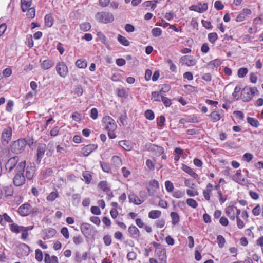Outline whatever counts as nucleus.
I'll use <instances>...</instances> for the list:
<instances>
[{"instance_id":"44","label":"nucleus","mask_w":263,"mask_h":263,"mask_svg":"<svg viewBox=\"0 0 263 263\" xmlns=\"http://www.w3.org/2000/svg\"><path fill=\"white\" fill-rule=\"evenodd\" d=\"M111 160L114 164L117 167H119L122 164V160L118 156H114L112 157Z\"/></svg>"},{"instance_id":"4","label":"nucleus","mask_w":263,"mask_h":263,"mask_svg":"<svg viewBox=\"0 0 263 263\" xmlns=\"http://www.w3.org/2000/svg\"><path fill=\"white\" fill-rule=\"evenodd\" d=\"M256 92H258L256 87H245L241 92V97L245 102H249L251 100Z\"/></svg>"},{"instance_id":"24","label":"nucleus","mask_w":263,"mask_h":263,"mask_svg":"<svg viewBox=\"0 0 263 263\" xmlns=\"http://www.w3.org/2000/svg\"><path fill=\"white\" fill-rule=\"evenodd\" d=\"M53 66V62L51 60L46 59L43 60L41 64V67L42 69L47 70Z\"/></svg>"},{"instance_id":"43","label":"nucleus","mask_w":263,"mask_h":263,"mask_svg":"<svg viewBox=\"0 0 263 263\" xmlns=\"http://www.w3.org/2000/svg\"><path fill=\"white\" fill-rule=\"evenodd\" d=\"M217 241L218 246L220 248H222L224 247V244L226 243V240H225L224 238L220 235L217 236Z\"/></svg>"},{"instance_id":"61","label":"nucleus","mask_w":263,"mask_h":263,"mask_svg":"<svg viewBox=\"0 0 263 263\" xmlns=\"http://www.w3.org/2000/svg\"><path fill=\"white\" fill-rule=\"evenodd\" d=\"M98 114L97 109L93 108L91 109L90 116L92 119L96 120L98 118Z\"/></svg>"},{"instance_id":"18","label":"nucleus","mask_w":263,"mask_h":263,"mask_svg":"<svg viewBox=\"0 0 263 263\" xmlns=\"http://www.w3.org/2000/svg\"><path fill=\"white\" fill-rule=\"evenodd\" d=\"M163 96V89H161L159 91L153 92L151 99L154 101L160 102Z\"/></svg>"},{"instance_id":"10","label":"nucleus","mask_w":263,"mask_h":263,"mask_svg":"<svg viewBox=\"0 0 263 263\" xmlns=\"http://www.w3.org/2000/svg\"><path fill=\"white\" fill-rule=\"evenodd\" d=\"M252 11L250 9L245 8L237 15L236 18V21L237 22H242L245 20L247 17L250 15Z\"/></svg>"},{"instance_id":"19","label":"nucleus","mask_w":263,"mask_h":263,"mask_svg":"<svg viewBox=\"0 0 263 263\" xmlns=\"http://www.w3.org/2000/svg\"><path fill=\"white\" fill-rule=\"evenodd\" d=\"M223 112V111L222 110H221L220 112L216 111H212L210 115L212 121L214 122H215L220 120L223 116V115H222Z\"/></svg>"},{"instance_id":"49","label":"nucleus","mask_w":263,"mask_h":263,"mask_svg":"<svg viewBox=\"0 0 263 263\" xmlns=\"http://www.w3.org/2000/svg\"><path fill=\"white\" fill-rule=\"evenodd\" d=\"M90 224L88 223H83L81 226V231L83 234H87L90 229Z\"/></svg>"},{"instance_id":"64","label":"nucleus","mask_w":263,"mask_h":263,"mask_svg":"<svg viewBox=\"0 0 263 263\" xmlns=\"http://www.w3.org/2000/svg\"><path fill=\"white\" fill-rule=\"evenodd\" d=\"M243 157L247 162H249L253 159V156L252 154L247 153L243 155Z\"/></svg>"},{"instance_id":"36","label":"nucleus","mask_w":263,"mask_h":263,"mask_svg":"<svg viewBox=\"0 0 263 263\" xmlns=\"http://www.w3.org/2000/svg\"><path fill=\"white\" fill-rule=\"evenodd\" d=\"M23 228V227H20L16 223H12L10 226V230L15 233H18Z\"/></svg>"},{"instance_id":"35","label":"nucleus","mask_w":263,"mask_h":263,"mask_svg":"<svg viewBox=\"0 0 263 263\" xmlns=\"http://www.w3.org/2000/svg\"><path fill=\"white\" fill-rule=\"evenodd\" d=\"M82 176L84 178V181L86 184H89L90 183L92 180V176L88 172H84L82 174Z\"/></svg>"},{"instance_id":"38","label":"nucleus","mask_w":263,"mask_h":263,"mask_svg":"<svg viewBox=\"0 0 263 263\" xmlns=\"http://www.w3.org/2000/svg\"><path fill=\"white\" fill-rule=\"evenodd\" d=\"M58 196V192L57 191H53L47 197V200L50 202L53 201Z\"/></svg>"},{"instance_id":"33","label":"nucleus","mask_w":263,"mask_h":263,"mask_svg":"<svg viewBox=\"0 0 263 263\" xmlns=\"http://www.w3.org/2000/svg\"><path fill=\"white\" fill-rule=\"evenodd\" d=\"M161 214V212L159 210H152L148 213V217L152 219L159 218Z\"/></svg>"},{"instance_id":"55","label":"nucleus","mask_w":263,"mask_h":263,"mask_svg":"<svg viewBox=\"0 0 263 263\" xmlns=\"http://www.w3.org/2000/svg\"><path fill=\"white\" fill-rule=\"evenodd\" d=\"M103 239L104 244L106 246H108L111 245L112 240H111V236L110 235H105L103 237Z\"/></svg>"},{"instance_id":"30","label":"nucleus","mask_w":263,"mask_h":263,"mask_svg":"<svg viewBox=\"0 0 263 263\" xmlns=\"http://www.w3.org/2000/svg\"><path fill=\"white\" fill-rule=\"evenodd\" d=\"M45 24L46 26L50 27L53 24V18L51 14H47L45 15Z\"/></svg>"},{"instance_id":"14","label":"nucleus","mask_w":263,"mask_h":263,"mask_svg":"<svg viewBox=\"0 0 263 263\" xmlns=\"http://www.w3.org/2000/svg\"><path fill=\"white\" fill-rule=\"evenodd\" d=\"M97 147H98L97 145H96L94 144H88V145L84 146L82 149V153L84 156H88L93 151L96 149Z\"/></svg>"},{"instance_id":"5","label":"nucleus","mask_w":263,"mask_h":263,"mask_svg":"<svg viewBox=\"0 0 263 263\" xmlns=\"http://www.w3.org/2000/svg\"><path fill=\"white\" fill-rule=\"evenodd\" d=\"M55 69L58 74L62 78H65L68 73V68L63 62H58Z\"/></svg>"},{"instance_id":"8","label":"nucleus","mask_w":263,"mask_h":263,"mask_svg":"<svg viewBox=\"0 0 263 263\" xmlns=\"http://www.w3.org/2000/svg\"><path fill=\"white\" fill-rule=\"evenodd\" d=\"M19 161V158L17 156H14L10 158L5 164V168L9 172L12 171L15 167H16Z\"/></svg>"},{"instance_id":"51","label":"nucleus","mask_w":263,"mask_h":263,"mask_svg":"<svg viewBox=\"0 0 263 263\" xmlns=\"http://www.w3.org/2000/svg\"><path fill=\"white\" fill-rule=\"evenodd\" d=\"M184 192L181 190H176L174 192L173 194V196L176 198H180L184 196Z\"/></svg>"},{"instance_id":"3","label":"nucleus","mask_w":263,"mask_h":263,"mask_svg":"<svg viewBox=\"0 0 263 263\" xmlns=\"http://www.w3.org/2000/svg\"><path fill=\"white\" fill-rule=\"evenodd\" d=\"M96 20L99 23L107 24L114 20L113 14L109 12H98L95 15Z\"/></svg>"},{"instance_id":"32","label":"nucleus","mask_w":263,"mask_h":263,"mask_svg":"<svg viewBox=\"0 0 263 263\" xmlns=\"http://www.w3.org/2000/svg\"><path fill=\"white\" fill-rule=\"evenodd\" d=\"M170 216L172 218V223L174 226L176 225L179 222L180 220V217L177 213L172 212L171 213Z\"/></svg>"},{"instance_id":"46","label":"nucleus","mask_w":263,"mask_h":263,"mask_svg":"<svg viewBox=\"0 0 263 263\" xmlns=\"http://www.w3.org/2000/svg\"><path fill=\"white\" fill-rule=\"evenodd\" d=\"M186 203L189 206L194 209H195L198 206V203L194 199L192 198H189L186 200Z\"/></svg>"},{"instance_id":"27","label":"nucleus","mask_w":263,"mask_h":263,"mask_svg":"<svg viewBox=\"0 0 263 263\" xmlns=\"http://www.w3.org/2000/svg\"><path fill=\"white\" fill-rule=\"evenodd\" d=\"M34 174V168L32 166H27L26 168L25 176L28 180H31L33 178Z\"/></svg>"},{"instance_id":"1","label":"nucleus","mask_w":263,"mask_h":263,"mask_svg":"<svg viewBox=\"0 0 263 263\" xmlns=\"http://www.w3.org/2000/svg\"><path fill=\"white\" fill-rule=\"evenodd\" d=\"M26 166V161H23L17 164L16 168V174L13 178L14 184L17 186L22 185L25 182V178L23 174Z\"/></svg>"},{"instance_id":"63","label":"nucleus","mask_w":263,"mask_h":263,"mask_svg":"<svg viewBox=\"0 0 263 263\" xmlns=\"http://www.w3.org/2000/svg\"><path fill=\"white\" fill-rule=\"evenodd\" d=\"M237 221V226L239 229H242L245 227L244 222L241 220L239 216H236Z\"/></svg>"},{"instance_id":"23","label":"nucleus","mask_w":263,"mask_h":263,"mask_svg":"<svg viewBox=\"0 0 263 263\" xmlns=\"http://www.w3.org/2000/svg\"><path fill=\"white\" fill-rule=\"evenodd\" d=\"M234 208V206H229L225 209L227 215L232 220H234L235 219Z\"/></svg>"},{"instance_id":"9","label":"nucleus","mask_w":263,"mask_h":263,"mask_svg":"<svg viewBox=\"0 0 263 263\" xmlns=\"http://www.w3.org/2000/svg\"><path fill=\"white\" fill-rule=\"evenodd\" d=\"M46 149V145L44 143H39L37 146V162L38 163H40L41 160L44 155L45 151Z\"/></svg>"},{"instance_id":"11","label":"nucleus","mask_w":263,"mask_h":263,"mask_svg":"<svg viewBox=\"0 0 263 263\" xmlns=\"http://www.w3.org/2000/svg\"><path fill=\"white\" fill-rule=\"evenodd\" d=\"M31 212V206L28 203H25L21 205L18 209V212L23 216L28 215Z\"/></svg>"},{"instance_id":"50","label":"nucleus","mask_w":263,"mask_h":263,"mask_svg":"<svg viewBox=\"0 0 263 263\" xmlns=\"http://www.w3.org/2000/svg\"><path fill=\"white\" fill-rule=\"evenodd\" d=\"M165 186L168 192H172L174 188L173 184L168 180L165 181Z\"/></svg>"},{"instance_id":"17","label":"nucleus","mask_w":263,"mask_h":263,"mask_svg":"<svg viewBox=\"0 0 263 263\" xmlns=\"http://www.w3.org/2000/svg\"><path fill=\"white\" fill-rule=\"evenodd\" d=\"M128 199L129 202L133 203L136 205H140L144 201V200L140 199L136 194L134 193H130L128 195Z\"/></svg>"},{"instance_id":"2","label":"nucleus","mask_w":263,"mask_h":263,"mask_svg":"<svg viewBox=\"0 0 263 263\" xmlns=\"http://www.w3.org/2000/svg\"><path fill=\"white\" fill-rule=\"evenodd\" d=\"M27 141L24 139H20L14 141L10 146L11 151L16 154L22 153L26 146Z\"/></svg>"},{"instance_id":"40","label":"nucleus","mask_w":263,"mask_h":263,"mask_svg":"<svg viewBox=\"0 0 263 263\" xmlns=\"http://www.w3.org/2000/svg\"><path fill=\"white\" fill-rule=\"evenodd\" d=\"M80 28L82 31L86 32L90 29L91 25L88 22H84L80 25Z\"/></svg>"},{"instance_id":"20","label":"nucleus","mask_w":263,"mask_h":263,"mask_svg":"<svg viewBox=\"0 0 263 263\" xmlns=\"http://www.w3.org/2000/svg\"><path fill=\"white\" fill-rule=\"evenodd\" d=\"M128 232L130 234V236L133 238H137L140 236V232L135 226H130L128 228Z\"/></svg>"},{"instance_id":"7","label":"nucleus","mask_w":263,"mask_h":263,"mask_svg":"<svg viewBox=\"0 0 263 263\" xmlns=\"http://www.w3.org/2000/svg\"><path fill=\"white\" fill-rule=\"evenodd\" d=\"M102 121L105 125L106 129H116L117 124L115 120L109 116H105L103 118Z\"/></svg>"},{"instance_id":"16","label":"nucleus","mask_w":263,"mask_h":263,"mask_svg":"<svg viewBox=\"0 0 263 263\" xmlns=\"http://www.w3.org/2000/svg\"><path fill=\"white\" fill-rule=\"evenodd\" d=\"M213 189V185L211 183H208L206 188L203 191V195L205 200L209 201L210 199V195Z\"/></svg>"},{"instance_id":"37","label":"nucleus","mask_w":263,"mask_h":263,"mask_svg":"<svg viewBox=\"0 0 263 263\" xmlns=\"http://www.w3.org/2000/svg\"><path fill=\"white\" fill-rule=\"evenodd\" d=\"M221 64V62L219 59H215L209 62L208 64V66H211L212 68L218 67Z\"/></svg>"},{"instance_id":"53","label":"nucleus","mask_w":263,"mask_h":263,"mask_svg":"<svg viewBox=\"0 0 263 263\" xmlns=\"http://www.w3.org/2000/svg\"><path fill=\"white\" fill-rule=\"evenodd\" d=\"M145 117L147 119L152 120L154 119L155 116L153 111L151 110H147L145 112Z\"/></svg>"},{"instance_id":"45","label":"nucleus","mask_w":263,"mask_h":263,"mask_svg":"<svg viewBox=\"0 0 263 263\" xmlns=\"http://www.w3.org/2000/svg\"><path fill=\"white\" fill-rule=\"evenodd\" d=\"M247 121L251 125L255 127H257L259 124L258 121L253 118L248 117Z\"/></svg>"},{"instance_id":"6","label":"nucleus","mask_w":263,"mask_h":263,"mask_svg":"<svg viewBox=\"0 0 263 263\" xmlns=\"http://www.w3.org/2000/svg\"><path fill=\"white\" fill-rule=\"evenodd\" d=\"M12 129L10 127L5 128L1 136V141L3 145H7L11 139Z\"/></svg>"},{"instance_id":"47","label":"nucleus","mask_w":263,"mask_h":263,"mask_svg":"<svg viewBox=\"0 0 263 263\" xmlns=\"http://www.w3.org/2000/svg\"><path fill=\"white\" fill-rule=\"evenodd\" d=\"M81 196L78 194H74L72 196V203L77 205L80 202Z\"/></svg>"},{"instance_id":"56","label":"nucleus","mask_w":263,"mask_h":263,"mask_svg":"<svg viewBox=\"0 0 263 263\" xmlns=\"http://www.w3.org/2000/svg\"><path fill=\"white\" fill-rule=\"evenodd\" d=\"M72 239L74 243L76 245L81 244L83 241L82 237L80 235L74 236Z\"/></svg>"},{"instance_id":"42","label":"nucleus","mask_w":263,"mask_h":263,"mask_svg":"<svg viewBox=\"0 0 263 263\" xmlns=\"http://www.w3.org/2000/svg\"><path fill=\"white\" fill-rule=\"evenodd\" d=\"M208 40L212 44H214L218 39V35L216 33H210L208 35Z\"/></svg>"},{"instance_id":"34","label":"nucleus","mask_w":263,"mask_h":263,"mask_svg":"<svg viewBox=\"0 0 263 263\" xmlns=\"http://www.w3.org/2000/svg\"><path fill=\"white\" fill-rule=\"evenodd\" d=\"M76 65L79 68H85L87 66V62L85 60L79 59L76 62Z\"/></svg>"},{"instance_id":"60","label":"nucleus","mask_w":263,"mask_h":263,"mask_svg":"<svg viewBox=\"0 0 263 263\" xmlns=\"http://www.w3.org/2000/svg\"><path fill=\"white\" fill-rule=\"evenodd\" d=\"M12 72V69L8 67L3 70L2 76H3L4 77L7 78L11 75Z\"/></svg>"},{"instance_id":"22","label":"nucleus","mask_w":263,"mask_h":263,"mask_svg":"<svg viewBox=\"0 0 263 263\" xmlns=\"http://www.w3.org/2000/svg\"><path fill=\"white\" fill-rule=\"evenodd\" d=\"M119 145L122 147L124 149L127 151H129L133 148L132 143L127 140H121L119 142Z\"/></svg>"},{"instance_id":"29","label":"nucleus","mask_w":263,"mask_h":263,"mask_svg":"<svg viewBox=\"0 0 263 263\" xmlns=\"http://www.w3.org/2000/svg\"><path fill=\"white\" fill-rule=\"evenodd\" d=\"M21 9L23 12H25L31 6L32 0H21Z\"/></svg>"},{"instance_id":"15","label":"nucleus","mask_w":263,"mask_h":263,"mask_svg":"<svg viewBox=\"0 0 263 263\" xmlns=\"http://www.w3.org/2000/svg\"><path fill=\"white\" fill-rule=\"evenodd\" d=\"M155 253L160 260L163 261L164 263L166 262L167 256L166 250L164 248H158L157 250H155Z\"/></svg>"},{"instance_id":"48","label":"nucleus","mask_w":263,"mask_h":263,"mask_svg":"<svg viewBox=\"0 0 263 263\" xmlns=\"http://www.w3.org/2000/svg\"><path fill=\"white\" fill-rule=\"evenodd\" d=\"M27 12L26 15L28 18H32L34 17L35 13V10L33 7H32V8L29 7L27 9Z\"/></svg>"},{"instance_id":"13","label":"nucleus","mask_w":263,"mask_h":263,"mask_svg":"<svg viewBox=\"0 0 263 263\" xmlns=\"http://www.w3.org/2000/svg\"><path fill=\"white\" fill-rule=\"evenodd\" d=\"M208 6L206 3H200L197 5H192L190 7L191 10H193L199 13H203L206 11Z\"/></svg>"},{"instance_id":"26","label":"nucleus","mask_w":263,"mask_h":263,"mask_svg":"<svg viewBox=\"0 0 263 263\" xmlns=\"http://www.w3.org/2000/svg\"><path fill=\"white\" fill-rule=\"evenodd\" d=\"M56 234V231L54 229L49 228L46 230L43 236L44 240L49 239L53 237Z\"/></svg>"},{"instance_id":"52","label":"nucleus","mask_w":263,"mask_h":263,"mask_svg":"<svg viewBox=\"0 0 263 263\" xmlns=\"http://www.w3.org/2000/svg\"><path fill=\"white\" fill-rule=\"evenodd\" d=\"M152 33L154 36H159L162 34V30L160 28H154L152 30Z\"/></svg>"},{"instance_id":"57","label":"nucleus","mask_w":263,"mask_h":263,"mask_svg":"<svg viewBox=\"0 0 263 263\" xmlns=\"http://www.w3.org/2000/svg\"><path fill=\"white\" fill-rule=\"evenodd\" d=\"M35 259L38 261H41L43 259V254L42 252L40 249H36L35 250Z\"/></svg>"},{"instance_id":"54","label":"nucleus","mask_w":263,"mask_h":263,"mask_svg":"<svg viewBox=\"0 0 263 263\" xmlns=\"http://www.w3.org/2000/svg\"><path fill=\"white\" fill-rule=\"evenodd\" d=\"M252 213L255 216H258L260 214L261 207L259 204H257L252 210Z\"/></svg>"},{"instance_id":"31","label":"nucleus","mask_w":263,"mask_h":263,"mask_svg":"<svg viewBox=\"0 0 263 263\" xmlns=\"http://www.w3.org/2000/svg\"><path fill=\"white\" fill-rule=\"evenodd\" d=\"M118 41L125 46H128L130 44L129 41L124 36L119 34L117 37Z\"/></svg>"},{"instance_id":"58","label":"nucleus","mask_w":263,"mask_h":263,"mask_svg":"<svg viewBox=\"0 0 263 263\" xmlns=\"http://www.w3.org/2000/svg\"><path fill=\"white\" fill-rule=\"evenodd\" d=\"M5 194L6 196H11L13 195V189L11 186H6L5 187Z\"/></svg>"},{"instance_id":"59","label":"nucleus","mask_w":263,"mask_h":263,"mask_svg":"<svg viewBox=\"0 0 263 263\" xmlns=\"http://www.w3.org/2000/svg\"><path fill=\"white\" fill-rule=\"evenodd\" d=\"M214 7L217 10L223 9L224 5L220 1H216L214 3Z\"/></svg>"},{"instance_id":"25","label":"nucleus","mask_w":263,"mask_h":263,"mask_svg":"<svg viewBox=\"0 0 263 263\" xmlns=\"http://www.w3.org/2000/svg\"><path fill=\"white\" fill-rule=\"evenodd\" d=\"M98 187L106 194L110 191V188L106 181H101L98 184Z\"/></svg>"},{"instance_id":"39","label":"nucleus","mask_w":263,"mask_h":263,"mask_svg":"<svg viewBox=\"0 0 263 263\" xmlns=\"http://www.w3.org/2000/svg\"><path fill=\"white\" fill-rule=\"evenodd\" d=\"M97 35L99 40L102 44H104L105 45H106L107 44V39L105 35L102 32H98L97 33Z\"/></svg>"},{"instance_id":"21","label":"nucleus","mask_w":263,"mask_h":263,"mask_svg":"<svg viewBox=\"0 0 263 263\" xmlns=\"http://www.w3.org/2000/svg\"><path fill=\"white\" fill-rule=\"evenodd\" d=\"M181 168L184 172L189 174L194 178L197 179L198 178V175L190 167L183 164Z\"/></svg>"},{"instance_id":"62","label":"nucleus","mask_w":263,"mask_h":263,"mask_svg":"<svg viewBox=\"0 0 263 263\" xmlns=\"http://www.w3.org/2000/svg\"><path fill=\"white\" fill-rule=\"evenodd\" d=\"M167 63L170 66V69L172 71V72H176V66L173 63V61L169 59L167 60Z\"/></svg>"},{"instance_id":"12","label":"nucleus","mask_w":263,"mask_h":263,"mask_svg":"<svg viewBox=\"0 0 263 263\" xmlns=\"http://www.w3.org/2000/svg\"><path fill=\"white\" fill-rule=\"evenodd\" d=\"M180 60L183 64L187 66H194L197 63L196 59L190 55L183 56L180 58Z\"/></svg>"},{"instance_id":"41","label":"nucleus","mask_w":263,"mask_h":263,"mask_svg":"<svg viewBox=\"0 0 263 263\" xmlns=\"http://www.w3.org/2000/svg\"><path fill=\"white\" fill-rule=\"evenodd\" d=\"M248 72V69L245 67H242L238 69L237 75L239 78H243Z\"/></svg>"},{"instance_id":"28","label":"nucleus","mask_w":263,"mask_h":263,"mask_svg":"<svg viewBox=\"0 0 263 263\" xmlns=\"http://www.w3.org/2000/svg\"><path fill=\"white\" fill-rule=\"evenodd\" d=\"M232 179L233 181L238 183H240L241 181H243L244 179L242 178L241 171L240 170H238L236 171V174L232 177Z\"/></svg>"}]
</instances>
